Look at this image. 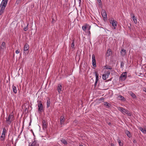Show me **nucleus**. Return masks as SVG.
<instances>
[{"mask_svg": "<svg viewBox=\"0 0 146 146\" xmlns=\"http://www.w3.org/2000/svg\"><path fill=\"white\" fill-rule=\"evenodd\" d=\"M8 0H3L0 5L1 9L0 10V15L3 13L4 10L7 5Z\"/></svg>", "mask_w": 146, "mask_h": 146, "instance_id": "1", "label": "nucleus"}, {"mask_svg": "<svg viewBox=\"0 0 146 146\" xmlns=\"http://www.w3.org/2000/svg\"><path fill=\"white\" fill-rule=\"evenodd\" d=\"M117 108L123 114H127L129 116H131V113L129 111L127 110L120 107H118Z\"/></svg>", "mask_w": 146, "mask_h": 146, "instance_id": "2", "label": "nucleus"}, {"mask_svg": "<svg viewBox=\"0 0 146 146\" xmlns=\"http://www.w3.org/2000/svg\"><path fill=\"white\" fill-rule=\"evenodd\" d=\"M13 116L12 114H10L8 118H6V122L7 125H10L12 121L13 120Z\"/></svg>", "mask_w": 146, "mask_h": 146, "instance_id": "3", "label": "nucleus"}, {"mask_svg": "<svg viewBox=\"0 0 146 146\" xmlns=\"http://www.w3.org/2000/svg\"><path fill=\"white\" fill-rule=\"evenodd\" d=\"M127 72L123 73L120 77V80L122 81L125 80L127 77Z\"/></svg>", "mask_w": 146, "mask_h": 146, "instance_id": "4", "label": "nucleus"}, {"mask_svg": "<svg viewBox=\"0 0 146 146\" xmlns=\"http://www.w3.org/2000/svg\"><path fill=\"white\" fill-rule=\"evenodd\" d=\"M82 28L84 31H86V30H90L91 26L89 25L86 24L82 26Z\"/></svg>", "mask_w": 146, "mask_h": 146, "instance_id": "5", "label": "nucleus"}, {"mask_svg": "<svg viewBox=\"0 0 146 146\" xmlns=\"http://www.w3.org/2000/svg\"><path fill=\"white\" fill-rule=\"evenodd\" d=\"M41 101H38V111L42 112L43 110V106L42 104L41 103Z\"/></svg>", "mask_w": 146, "mask_h": 146, "instance_id": "6", "label": "nucleus"}, {"mask_svg": "<svg viewBox=\"0 0 146 146\" xmlns=\"http://www.w3.org/2000/svg\"><path fill=\"white\" fill-rule=\"evenodd\" d=\"M23 52L24 55H25L26 56L27 54V43H26L25 45Z\"/></svg>", "mask_w": 146, "mask_h": 146, "instance_id": "7", "label": "nucleus"}, {"mask_svg": "<svg viewBox=\"0 0 146 146\" xmlns=\"http://www.w3.org/2000/svg\"><path fill=\"white\" fill-rule=\"evenodd\" d=\"M92 64L94 67H96V62L95 60V56L93 54L92 55Z\"/></svg>", "mask_w": 146, "mask_h": 146, "instance_id": "8", "label": "nucleus"}, {"mask_svg": "<svg viewBox=\"0 0 146 146\" xmlns=\"http://www.w3.org/2000/svg\"><path fill=\"white\" fill-rule=\"evenodd\" d=\"M102 15L103 18H106L107 17L106 12L104 10H102Z\"/></svg>", "mask_w": 146, "mask_h": 146, "instance_id": "9", "label": "nucleus"}, {"mask_svg": "<svg viewBox=\"0 0 146 146\" xmlns=\"http://www.w3.org/2000/svg\"><path fill=\"white\" fill-rule=\"evenodd\" d=\"M5 48V43L4 42H3L0 47V51L3 50Z\"/></svg>", "mask_w": 146, "mask_h": 146, "instance_id": "10", "label": "nucleus"}, {"mask_svg": "<svg viewBox=\"0 0 146 146\" xmlns=\"http://www.w3.org/2000/svg\"><path fill=\"white\" fill-rule=\"evenodd\" d=\"M62 86L60 84H58L57 86V90L58 92L60 93L62 90Z\"/></svg>", "mask_w": 146, "mask_h": 146, "instance_id": "11", "label": "nucleus"}, {"mask_svg": "<svg viewBox=\"0 0 146 146\" xmlns=\"http://www.w3.org/2000/svg\"><path fill=\"white\" fill-rule=\"evenodd\" d=\"M65 119L64 116H61L60 118V124L61 125L63 124Z\"/></svg>", "mask_w": 146, "mask_h": 146, "instance_id": "12", "label": "nucleus"}, {"mask_svg": "<svg viewBox=\"0 0 146 146\" xmlns=\"http://www.w3.org/2000/svg\"><path fill=\"white\" fill-rule=\"evenodd\" d=\"M112 52L111 50L110 49H109L107 51V55L108 56L111 55L112 54Z\"/></svg>", "mask_w": 146, "mask_h": 146, "instance_id": "13", "label": "nucleus"}, {"mask_svg": "<svg viewBox=\"0 0 146 146\" xmlns=\"http://www.w3.org/2000/svg\"><path fill=\"white\" fill-rule=\"evenodd\" d=\"M129 94L133 98H136V95L131 91L129 92Z\"/></svg>", "mask_w": 146, "mask_h": 146, "instance_id": "14", "label": "nucleus"}, {"mask_svg": "<svg viewBox=\"0 0 146 146\" xmlns=\"http://www.w3.org/2000/svg\"><path fill=\"white\" fill-rule=\"evenodd\" d=\"M42 127L44 129H46L47 127V126L46 124V121L44 120H43L42 121Z\"/></svg>", "mask_w": 146, "mask_h": 146, "instance_id": "15", "label": "nucleus"}, {"mask_svg": "<svg viewBox=\"0 0 146 146\" xmlns=\"http://www.w3.org/2000/svg\"><path fill=\"white\" fill-rule=\"evenodd\" d=\"M125 133L128 137L130 138L131 137V133L128 131L126 130L125 131Z\"/></svg>", "mask_w": 146, "mask_h": 146, "instance_id": "16", "label": "nucleus"}, {"mask_svg": "<svg viewBox=\"0 0 146 146\" xmlns=\"http://www.w3.org/2000/svg\"><path fill=\"white\" fill-rule=\"evenodd\" d=\"M121 53L122 56H123L125 55L126 54L125 50L123 49H122L121 51Z\"/></svg>", "mask_w": 146, "mask_h": 146, "instance_id": "17", "label": "nucleus"}, {"mask_svg": "<svg viewBox=\"0 0 146 146\" xmlns=\"http://www.w3.org/2000/svg\"><path fill=\"white\" fill-rule=\"evenodd\" d=\"M117 21H114V22H113L112 24V26H113V27H114L113 28L114 29H115L116 28L115 27H116L117 26Z\"/></svg>", "mask_w": 146, "mask_h": 146, "instance_id": "18", "label": "nucleus"}, {"mask_svg": "<svg viewBox=\"0 0 146 146\" xmlns=\"http://www.w3.org/2000/svg\"><path fill=\"white\" fill-rule=\"evenodd\" d=\"M132 15H133V17L132 18L133 21H134V23H137V20L136 19V17H135L133 14H132Z\"/></svg>", "mask_w": 146, "mask_h": 146, "instance_id": "19", "label": "nucleus"}, {"mask_svg": "<svg viewBox=\"0 0 146 146\" xmlns=\"http://www.w3.org/2000/svg\"><path fill=\"white\" fill-rule=\"evenodd\" d=\"M96 77V80L98 81L99 80V74L97 72H95Z\"/></svg>", "mask_w": 146, "mask_h": 146, "instance_id": "20", "label": "nucleus"}, {"mask_svg": "<svg viewBox=\"0 0 146 146\" xmlns=\"http://www.w3.org/2000/svg\"><path fill=\"white\" fill-rule=\"evenodd\" d=\"M96 77V80L98 81L99 80V74L97 72H95Z\"/></svg>", "mask_w": 146, "mask_h": 146, "instance_id": "21", "label": "nucleus"}, {"mask_svg": "<svg viewBox=\"0 0 146 146\" xmlns=\"http://www.w3.org/2000/svg\"><path fill=\"white\" fill-rule=\"evenodd\" d=\"M29 146H37L36 143L35 142H33L31 143H29Z\"/></svg>", "mask_w": 146, "mask_h": 146, "instance_id": "22", "label": "nucleus"}, {"mask_svg": "<svg viewBox=\"0 0 146 146\" xmlns=\"http://www.w3.org/2000/svg\"><path fill=\"white\" fill-rule=\"evenodd\" d=\"M105 74V75H106V76H107V77H108L109 75L110 74V72L109 71H105L104 72Z\"/></svg>", "mask_w": 146, "mask_h": 146, "instance_id": "23", "label": "nucleus"}, {"mask_svg": "<svg viewBox=\"0 0 146 146\" xmlns=\"http://www.w3.org/2000/svg\"><path fill=\"white\" fill-rule=\"evenodd\" d=\"M139 130L142 131L143 133H145V129H144L143 128L141 127H140L139 128Z\"/></svg>", "mask_w": 146, "mask_h": 146, "instance_id": "24", "label": "nucleus"}, {"mask_svg": "<svg viewBox=\"0 0 146 146\" xmlns=\"http://www.w3.org/2000/svg\"><path fill=\"white\" fill-rule=\"evenodd\" d=\"M61 142L65 145H67V141L65 140L64 139H62L61 140Z\"/></svg>", "mask_w": 146, "mask_h": 146, "instance_id": "25", "label": "nucleus"}, {"mask_svg": "<svg viewBox=\"0 0 146 146\" xmlns=\"http://www.w3.org/2000/svg\"><path fill=\"white\" fill-rule=\"evenodd\" d=\"M50 100L48 99L47 100V108H48L50 106Z\"/></svg>", "mask_w": 146, "mask_h": 146, "instance_id": "26", "label": "nucleus"}, {"mask_svg": "<svg viewBox=\"0 0 146 146\" xmlns=\"http://www.w3.org/2000/svg\"><path fill=\"white\" fill-rule=\"evenodd\" d=\"M104 105L106 106L107 108H109L110 107V105L107 102H104Z\"/></svg>", "mask_w": 146, "mask_h": 146, "instance_id": "27", "label": "nucleus"}, {"mask_svg": "<svg viewBox=\"0 0 146 146\" xmlns=\"http://www.w3.org/2000/svg\"><path fill=\"white\" fill-rule=\"evenodd\" d=\"M13 92L15 94L17 92V90H16V87L15 86H13Z\"/></svg>", "mask_w": 146, "mask_h": 146, "instance_id": "28", "label": "nucleus"}, {"mask_svg": "<svg viewBox=\"0 0 146 146\" xmlns=\"http://www.w3.org/2000/svg\"><path fill=\"white\" fill-rule=\"evenodd\" d=\"M71 47L72 49H74V40H73L71 44Z\"/></svg>", "mask_w": 146, "mask_h": 146, "instance_id": "29", "label": "nucleus"}, {"mask_svg": "<svg viewBox=\"0 0 146 146\" xmlns=\"http://www.w3.org/2000/svg\"><path fill=\"white\" fill-rule=\"evenodd\" d=\"M6 129L4 127L3 128V133H2V135H5V132H6Z\"/></svg>", "mask_w": 146, "mask_h": 146, "instance_id": "30", "label": "nucleus"}, {"mask_svg": "<svg viewBox=\"0 0 146 146\" xmlns=\"http://www.w3.org/2000/svg\"><path fill=\"white\" fill-rule=\"evenodd\" d=\"M108 78V77H107V76L104 74L102 75V78L104 80H106Z\"/></svg>", "mask_w": 146, "mask_h": 146, "instance_id": "31", "label": "nucleus"}, {"mask_svg": "<svg viewBox=\"0 0 146 146\" xmlns=\"http://www.w3.org/2000/svg\"><path fill=\"white\" fill-rule=\"evenodd\" d=\"M119 97L120 98V100H125V98H124L122 96L120 95Z\"/></svg>", "mask_w": 146, "mask_h": 146, "instance_id": "32", "label": "nucleus"}, {"mask_svg": "<svg viewBox=\"0 0 146 146\" xmlns=\"http://www.w3.org/2000/svg\"><path fill=\"white\" fill-rule=\"evenodd\" d=\"M5 135H2H2L1 136V140L2 141L4 140L5 139Z\"/></svg>", "mask_w": 146, "mask_h": 146, "instance_id": "33", "label": "nucleus"}, {"mask_svg": "<svg viewBox=\"0 0 146 146\" xmlns=\"http://www.w3.org/2000/svg\"><path fill=\"white\" fill-rule=\"evenodd\" d=\"M118 141L120 146H123V144L122 143H121V141L119 139L118 140Z\"/></svg>", "mask_w": 146, "mask_h": 146, "instance_id": "34", "label": "nucleus"}, {"mask_svg": "<svg viewBox=\"0 0 146 146\" xmlns=\"http://www.w3.org/2000/svg\"><path fill=\"white\" fill-rule=\"evenodd\" d=\"M98 3L99 5H102V1L101 0H97Z\"/></svg>", "mask_w": 146, "mask_h": 146, "instance_id": "35", "label": "nucleus"}, {"mask_svg": "<svg viewBox=\"0 0 146 146\" xmlns=\"http://www.w3.org/2000/svg\"><path fill=\"white\" fill-rule=\"evenodd\" d=\"M124 66V63L123 62H121V68H123Z\"/></svg>", "mask_w": 146, "mask_h": 146, "instance_id": "36", "label": "nucleus"}, {"mask_svg": "<svg viewBox=\"0 0 146 146\" xmlns=\"http://www.w3.org/2000/svg\"><path fill=\"white\" fill-rule=\"evenodd\" d=\"M106 68L107 69H111L112 68L110 67H109V66H106Z\"/></svg>", "mask_w": 146, "mask_h": 146, "instance_id": "37", "label": "nucleus"}, {"mask_svg": "<svg viewBox=\"0 0 146 146\" xmlns=\"http://www.w3.org/2000/svg\"><path fill=\"white\" fill-rule=\"evenodd\" d=\"M115 21L113 19H112L110 21V23H111L112 24V23L114 22V21Z\"/></svg>", "mask_w": 146, "mask_h": 146, "instance_id": "38", "label": "nucleus"}, {"mask_svg": "<svg viewBox=\"0 0 146 146\" xmlns=\"http://www.w3.org/2000/svg\"><path fill=\"white\" fill-rule=\"evenodd\" d=\"M88 34L89 36L91 34V33H90V30H88Z\"/></svg>", "mask_w": 146, "mask_h": 146, "instance_id": "39", "label": "nucleus"}, {"mask_svg": "<svg viewBox=\"0 0 146 146\" xmlns=\"http://www.w3.org/2000/svg\"><path fill=\"white\" fill-rule=\"evenodd\" d=\"M20 51L18 50H17L15 51L16 53L18 54L19 53Z\"/></svg>", "mask_w": 146, "mask_h": 146, "instance_id": "40", "label": "nucleus"}, {"mask_svg": "<svg viewBox=\"0 0 146 146\" xmlns=\"http://www.w3.org/2000/svg\"><path fill=\"white\" fill-rule=\"evenodd\" d=\"M133 142L134 143H137V141H136V140L135 139H133Z\"/></svg>", "mask_w": 146, "mask_h": 146, "instance_id": "41", "label": "nucleus"}, {"mask_svg": "<svg viewBox=\"0 0 146 146\" xmlns=\"http://www.w3.org/2000/svg\"><path fill=\"white\" fill-rule=\"evenodd\" d=\"M98 81H97V80L95 81V85H94L95 87L96 86V85Z\"/></svg>", "mask_w": 146, "mask_h": 146, "instance_id": "42", "label": "nucleus"}, {"mask_svg": "<svg viewBox=\"0 0 146 146\" xmlns=\"http://www.w3.org/2000/svg\"><path fill=\"white\" fill-rule=\"evenodd\" d=\"M27 25L26 26L25 28H24V30L25 31H26L27 30Z\"/></svg>", "mask_w": 146, "mask_h": 146, "instance_id": "43", "label": "nucleus"}, {"mask_svg": "<svg viewBox=\"0 0 146 146\" xmlns=\"http://www.w3.org/2000/svg\"><path fill=\"white\" fill-rule=\"evenodd\" d=\"M26 110H27V108H26V109L25 110V113H27V111Z\"/></svg>", "mask_w": 146, "mask_h": 146, "instance_id": "44", "label": "nucleus"}, {"mask_svg": "<svg viewBox=\"0 0 146 146\" xmlns=\"http://www.w3.org/2000/svg\"><path fill=\"white\" fill-rule=\"evenodd\" d=\"M31 119H30V123H29V125H31Z\"/></svg>", "mask_w": 146, "mask_h": 146, "instance_id": "45", "label": "nucleus"}, {"mask_svg": "<svg viewBox=\"0 0 146 146\" xmlns=\"http://www.w3.org/2000/svg\"><path fill=\"white\" fill-rule=\"evenodd\" d=\"M111 146H114V144L112 143H111Z\"/></svg>", "mask_w": 146, "mask_h": 146, "instance_id": "46", "label": "nucleus"}, {"mask_svg": "<svg viewBox=\"0 0 146 146\" xmlns=\"http://www.w3.org/2000/svg\"><path fill=\"white\" fill-rule=\"evenodd\" d=\"M81 2V0H79V3L80 4Z\"/></svg>", "mask_w": 146, "mask_h": 146, "instance_id": "47", "label": "nucleus"}, {"mask_svg": "<svg viewBox=\"0 0 146 146\" xmlns=\"http://www.w3.org/2000/svg\"><path fill=\"white\" fill-rule=\"evenodd\" d=\"M144 91L146 92V89H145Z\"/></svg>", "mask_w": 146, "mask_h": 146, "instance_id": "48", "label": "nucleus"}, {"mask_svg": "<svg viewBox=\"0 0 146 146\" xmlns=\"http://www.w3.org/2000/svg\"><path fill=\"white\" fill-rule=\"evenodd\" d=\"M132 13L131 14V16H132V17H133V15H132Z\"/></svg>", "mask_w": 146, "mask_h": 146, "instance_id": "49", "label": "nucleus"}, {"mask_svg": "<svg viewBox=\"0 0 146 146\" xmlns=\"http://www.w3.org/2000/svg\"><path fill=\"white\" fill-rule=\"evenodd\" d=\"M128 27H129V28L130 29L131 28H130V26H128Z\"/></svg>", "mask_w": 146, "mask_h": 146, "instance_id": "50", "label": "nucleus"}, {"mask_svg": "<svg viewBox=\"0 0 146 146\" xmlns=\"http://www.w3.org/2000/svg\"><path fill=\"white\" fill-rule=\"evenodd\" d=\"M145 133H146V127L145 128Z\"/></svg>", "mask_w": 146, "mask_h": 146, "instance_id": "51", "label": "nucleus"}]
</instances>
